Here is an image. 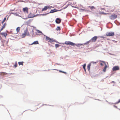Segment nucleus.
<instances>
[{
	"instance_id": "f257e3e1",
	"label": "nucleus",
	"mask_w": 120,
	"mask_h": 120,
	"mask_svg": "<svg viewBox=\"0 0 120 120\" xmlns=\"http://www.w3.org/2000/svg\"><path fill=\"white\" fill-rule=\"evenodd\" d=\"M26 35L28 36H29L30 35L27 29H26L24 31V33L22 34L21 36L22 38H24Z\"/></svg>"
},
{
	"instance_id": "f03ea898",
	"label": "nucleus",
	"mask_w": 120,
	"mask_h": 120,
	"mask_svg": "<svg viewBox=\"0 0 120 120\" xmlns=\"http://www.w3.org/2000/svg\"><path fill=\"white\" fill-rule=\"evenodd\" d=\"M52 6H45L44 8H43L42 10V11H46L47 9H50L52 8Z\"/></svg>"
},
{
	"instance_id": "7ed1b4c3",
	"label": "nucleus",
	"mask_w": 120,
	"mask_h": 120,
	"mask_svg": "<svg viewBox=\"0 0 120 120\" xmlns=\"http://www.w3.org/2000/svg\"><path fill=\"white\" fill-rule=\"evenodd\" d=\"M114 35V32H108L106 34V35L107 36H112Z\"/></svg>"
},
{
	"instance_id": "20e7f679",
	"label": "nucleus",
	"mask_w": 120,
	"mask_h": 120,
	"mask_svg": "<svg viewBox=\"0 0 120 120\" xmlns=\"http://www.w3.org/2000/svg\"><path fill=\"white\" fill-rule=\"evenodd\" d=\"M65 43L67 45H69L71 46H74L75 45V43L70 41H65Z\"/></svg>"
},
{
	"instance_id": "39448f33",
	"label": "nucleus",
	"mask_w": 120,
	"mask_h": 120,
	"mask_svg": "<svg viewBox=\"0 0 120 120\" xmlns=\"http://www.w3.org/2000/svg\"><path fill=\"white\" fill-rule=\"evenodd\" d=\"M46 38L47 41L50 42H52L55 41V40H54L53 39L47 36H46Z\"/></svg>"
},
{
	"instance_id": "423d86ee",
	"label": "nucleus",
	"mask_w": 120,
	"mask_h": 120,
	"mask_svg": "<svg viewBox=\"0 0 120 120\" xmlns=\"http://www.w3.org/2000/svg\"><path fill=\"white\" fill-rule=\"evenodd\" d=\"M97 38L98 37L97 36H95L93 37L89 42H94L95 41Z\"/></svg>"
},
{
	"instance_id": "0eeeda50",
	"label": "nucleus",
	"mask_w": 120,
	"mask_h": 120,
	"mask_svg": "<svg viewBox=\"0 0 120 120\" xmlns=\"http://www.w3.org/2000/svg\"><path fill=\"white\" fill-rule=\"evenodd\" d=\"M117 17V16L116 14L112 15L109 17L112 20L114 19Z\"/></svg>"
},
{
	"instance_id": "6e6552de",
	"label": "nucleus",
	"mask_w": 120,
	"mask_h": 120,
	"mask_svg": "<svg viewBox=\"0 0 120 120\" xmlns=\"http://www.w3.org/2000/svg\"><path fill=\"white\" fill-rule=\"evenodd\" d=\"M119 68L118 66H116L113 67L112 70L113 71H115L119 69Z\"/></svg>"
},
{
	"instance_id": "1a4fd4ad",
	"label": "nucleus",
	"mask_w": 120,
	"mask_h": 120,
	"mask_svg": "<svg viewBox=\"0 0 120 120\" xmlns=\"http://www.w3.org/2000/svg\"><path fill=\"white\" fill-rule=\"evenodd\" d=\"M101 62L103 63H104L105 64V67L102 70V71L103 72H105L106 71V69L107 68L108 66L106 65V64L103 61H101Z\"/></svg>"
},
{
	"instance_id": "9d476101",
	"label": "nucleus",
	"mask_w": 120,
	"mask_h": 120,
	"mask_svg": "<svg viewBox=\"0 0 120 120\" xmlns=\"http://www.w3.org/2000/svg\"><path fill=\"white\" fill-rule=\"evenodd\" d=\"M35 16V15L34 14L30 13L28 17L29 18H31L34 17Z\"/></svg>"
},
{
	"instance_id": "9b49d317",
	"label": "nucleus",
	"mask_w": 120,
	"mask_h": 120,
	"mask_svg": "<svg viewBox=\"0 0 120 120\" xmlns=\"http://www.w3.org/2000/svg\"><path fill=\"white\" fill-rule=\"evenodd\" d=\"M23 10L24 12L26 13H28V9L27 7L23 8Z\"/></svg>"
},
{
	"instance_id": "f8f14e48",
	"label": "nucleus",
	"mask_w": 120,
	"mask_h": 120,
	"mask_svg": "<svg viewBox=\"0 0 120 120\" xmlns=\"http://www.w3.org/2000/svg\"><path fill=\"white\" fill-rule=\"evenodd\" d=\"M61 21V20L59 18H57L56 19L55 21L56 23L59 24L60 23Z\"/></svg>"
},
{
	"instance_id": "ddd939ff",
	"label": "nucleus",
	"mask_w": 120,
	"mask_h": 120,
	"mask_svg": "<svg viewBox=\"0 0 120 120\" xmlns=\"http://www.w3.org/2000/svg\"><path fill=\"white\" fill-rule=\"evenodd\" d=\"M58 11L56 9H55L53 10H51L49 13H48L47 14H49V13H52L56 12L57 11Z\"/></svg>"
},
{
	"instance_id": "4468645a",
	"label": "nucleus",
	"mask_w": 120,
	"mask_h": 120,
	"mask_svg": "<svg viewBox=\"0 0 120 120\" xmlns=\"http://www.w3.org/2000/svg\"><path fill=\"white\" fill-rule=\"evenodd\" d=\"M0 34L5 37H6L7 35V34L6 33H1Z\"/></svg>"
},
{
	"instance_id": "2eb2a0df",
	"label": "nucleus",
	"mask_w": 120,
	"mask_h": 120,
	"mask_svg": "<svg viewBox=\"0 0 120 120\" xmlns=\"http://www.w3.org/2000/svg\"><path fill=\"white\" fill-rule=\"evenodd\" d=\"M38 44V41H35L33 43L31 44L30 45H32L33 44L36 45Z\"/></svg>"
},
{
	"instance_id": "dca6fc26",
	"label": "nucleus",
	"mask_w": 120,
	"mask_h": 120,
	"mask_svg": "<svg viewBox=\"0 0 120 120\" xmlns=\"http://www.w3.org/2000/svg\"><path fill=\"white\" fill-rule=\"evenodd\" d=\"M6 23H4L3 26H2V27L1 29L0 30V31H1L6 26Z\"/></svg>"
},
{
	"instance_id": "f3484780",
	"label": "nucleus",
	"mask_w": 120,
	"mask_h": 120,
	"mask_svg": "<svg viewBox=\"0 0 120 120\" xmlns=\"http://www.w3.org/2000/svg\"><path fill=\"white\" fill-rule=\"evenodd\" d=\"M20 27H18L16 29V31H17V33H18L19 32V30H20Z\"/></svg>"
},
{
	"instance_id": "a211bd4d",
	"label": "nucleus",
	"mask_w": 120,
	"mask_h": 120,
	"mask_svg": "<svg viewBox=\"0 0 120 120\" xmlns=\"http://www.w3.org/2000/svg\"><path fill=\"white\" fill-rule=\"evenodd\" d=\"M23 62L22 61L21 62H18V64L19 65H23Z\"/></svg>"
},
{
	"instance_id": "6ab92c4d",
	"label": "nucleus",
	"mask_w": 120,
	"mask_h": 120,
	"mask_svg": "<svg viewBox=\"0 0 120 120\" xmlns=\"http://www.w3.org/2000/svg\"><path fill=\"white\" fill-rule=\"evenodd\" d=\"M86 66V64H84L83 65V67L84 69V71L85 72L86 71V70L85 69V67Z\"/></svg>"
},
{
	"instance_id": "aec40b11",
	"label": "nucleus",
	"mask_w": 120,
	"mask_h": 120,
	"mask_svg": "<svg viewBox=\"0 0 120 120\" xmlns=\"http://www.w3.org/2000/svg\"><path fill=\"white\" fill-rule=\"evenodd\" d=\"M90 64H89L87 66V69L88 70H89L90 69Z\"/></svg>"
},
{
	"instance_id": "412c9836",
	"label": "nucleus",
	"mask_w": 120,
	"mask_h": 120,
	"mask_svg": "<svg viewBox=\"0 0 120 120\" xmlns=\"http://www.w3.org/2000/svg\"><path fill=\"white\" fill-rule=\"evenodd\" d=\"M90 9L91 10H92L93 9H95V8L93 6H92L91 7H90Z\"/></svg>"
},
{
	"instance_id": "4be33fe9",
	"label": "nucleus",
	"mask_w": 120,
	"mask_h": 120,
	"mask_svg": "<svg viewBox=\"0 0 120 120\" xmlns=\"http://www.w3.org/2000/svg\"><path fill=\"white\" fill-rule=\"evenodd\" d=\"M14 66L15 68H16L17 67V62H16L15 63V64L14 65Z\"/></svg>"
},
{
	"instance_id": "5701e85b",
	"label": "nucleus",
	"mask_w": 120,
	"mask_h": 120,
	"mask_svg": "<svg viewBox=\"0 0 120 120\" xmlns=\"http://www.w3.org/2000/svg\"><path fill=\"white\" fill-rule=\"evenodd\" d=\"M55 46L56 48L60 46V45L58 44H56L55 45Z\"/></svg>"
},
{
	"instance_id": "b1692460",
	"label": "nucleus",
	"mask_w": 120,
	"mask_h": 120,
	"mask_svg": "<svg viewBox=\"0 0 120 120\" xmlns=\"http://www.w3.org/2000/svg\"><path fill=\"white\" fill-rule=\"evenodd\" d=\"M6 19V17H5L4 18L3 21L2 22V24H3L4 23V22L5 21Z\"/></svg>"
},
{
	"instance_id": "393cba45",
	"label": "nucleus",
	"mask_w": 120,
	"mask_h": 120,
	"mask_svg": "<svg viewBox=\"0 0 120 120\" xmlns=\"http://www.w3.org/2000/svg\"><path fill=\"white\" fill-rule=\"evenodd\" d=\"M56 29L57 30H60V27L59 26H58L57 27V28H56Z\"/></svg>"
},
{
	"instance_id": "a878e982",
	"label": "nucleus",
	"mask_w": 120,
	"mask_h": 120,
	"mask_svg": "<svg viewBox=\"0 0 120 120\" xmlns=\"http://www.w3.org/2000/svg\"><path fill=\"white\" fill-rule=\"evenodd\" d=\"M120 99L116 103H115V104H118V103H120Z\"/></svg>"
},
{
	"instance_id": "bb28decb",
	"label": "nucleus",
	"mask_w": 120,
	"mask_h": 120,
	"mask_svg": "<svg viewBox=\"0 0 120 120\" xmlns=\"http://www.w3.org/2000/svg\"><path fill=\"white\" fill-rule=\"evenodd\" d=\"M5 73H4V72H0V74H5Z\"/></svg>"
},
{
	"instance_id": "cd10ccee",
	"label": "nucleus",
	"mask_w": 120,
	"mask_h": 120,
	"mask_svg": "<svg viewBox=\"0 0 120 120\" xmlns=\"http://www.w3.org/2000/svg\"><path fill=\"white\" fill-rule=\"evenodd\" d=\"M62 73H64L65 74H66L67 73L66 72H64V71H62Z\"/></svg>"
},
{
	"instance_id": "c85d7f7f",
	"label": "nucleus",
	"mask_w": 120,
	"mask_h": 120,
	"mask_svg": "<svg viewBox=\"0 0 120 120\" xmlns=\"http://www.w3.org/2000/svg\"><path fill=\"white\" fill-rule=\"evenodd\" d=\"M68 5H69V4H68V5L66 6V7L65 8H64V9H65V8H67V7L68 6Z\"/></svg>"
},
{
	"instance_id": "c756f323",
	"label": "nucleus",
	"mask_w": 120,
	"mask_h": 120,
	"mask_svg": "<svg viewBox=\"0 0 120 120\" xmlns=\"http://www.w3.org/2000/svg\"><path fill=\"white\" fill-rule=\"evenodd\" d=\"M92 63H95V64H96L97 62H92Z\"/></svg>"
},
{
	"instance_id": "7c9ffc66",
	"label": "nucleus",
	"mask_w": 120,
	"mask_h": 120,
	"mask_svg": "<svg viewBox=\"0 0 120 120\" xmlns=\"http://www.w3.org/2000/svg\"><path fill=\"white\" fill-rule=\"evenodd\" d=\"M114 106L115 108H117V106H115V105H114Z\"/></svg>"
},
{
	"instance_id": "2f4dec72",
	"label": "nucleus",
	"mask_w": 120,
	"mask_h": 120,
	"mask_svg": "<svg viewBox=\"0 0 120 120\" xmlns=\"http://www.w3.org/2000/svg\"><path fill=\"white\" fill-rule=\"evenodd\" d=\"M100 64L102 66L103 65V64L102 63H101Z\"/></svg>"
},
{
	"instance_id": "473e14b6",
	"label": "nucleus",
	"mask_w": 120,
	"mask_h": 120,
	"mask_svg": "<svg viewBox=\"0 0 120 120\" xmlns=\"http://www.w3.org/2000/svg\"><path fill=\"white\" fill-rule=\"evenodd\" d=\"M59 71L60 72H62V71H61V70H59Z\"/></svg>"
},
{
	"instance_id": "72a5a7b5",
	"label": "nucleus",
	"mask_w": 120,
	"mask_h": 120,
	"mask_svg": "<svg viewBox=\"0 0 120 120\" xmlns=\"http://www.w3.org/2000/svg\"><path fill=\"white\" fill-rule=\"evenodd\" d=\"M82 45V44H79L78 45L80 46V45Z\"/></svg>"
},
{
	"instance_id": "f704fd0d",
	"label": "nucleus",
	"mask_w": 120,
	"mask_h": 120,
	"mask_svg": "<svg viewBox=\"0 0 120 120\" xmlns=\"http://www.w3.org/2000/svg\"><path fill=\"white\" fill-rule=\"evenodd\" d=\"M81 10H83L84 11L85 10V9H81Z\"/></svg>"
},
{
	"instance_id": "c9c22d12",
	"label": "nucleus",
	"mask_w": 120,
	"mask_h": 120,
	"mask_svg": "<svg viewBox=\"0 0 120 120\" xmlns=\"http://www.w3.org/2000/svg\"><path fill=\"white\" fill-rule=\"evenodd\" d=\"M55 70H56L57 71H58V70H56V69H55Z\"/></svg>"
}]
</instances>
